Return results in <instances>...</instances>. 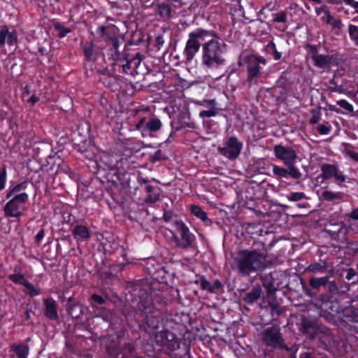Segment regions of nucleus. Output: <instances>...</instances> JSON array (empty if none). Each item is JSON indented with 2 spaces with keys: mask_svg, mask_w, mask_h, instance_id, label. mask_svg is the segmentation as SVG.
<instances>
[{
  "mask_svg": "<svg viewBox=\"0 0 358 358\" xmlns=\"http://www.w3.org/2000/svg\"><path fill=\"white\" fill-rule=\"evenodd\" d=\"M312 113V117L310 119V123L311 124H316L319 122L321 117V113L320 111L313 110L311 111Z\"/></svg>",
  "mask_w": 358,
  "mask_h": 358,
  "instance_id": "nucleus-33",
  "label": "nucleus"
},
{
  "mask_svg": "<svg viewBox=\"0 0 358 358\" xmlns=\"http://www.w3.org/2000/svg\"><path fill=\"white\" fill-rule=\"evenodd\" d=\"M329 290L331 292H335L337 290V285L334 282H330L327 283Z\"/></svg>",
  "mask_w": 358,
  "mask_h": 358,
  "instance_id": "nucleus-49",
  "label": "nucleus"
},
{
  "mask_svg": "<svg viewBox=\"0 0 358 358\" xmlns=\"http://www.w3.org/2000/svg\"><path fill=\"white\" fill-rule=\"evenodd\" d=\"M25 287L24 292L30 296H37L39 294V291L34 287L28 280L23 285Z\"/></svg>",
  "mask_w": 358,
  "mask_h": 358,
  "instance_id": "nucleus-28",
  "label": "nucleus"
},
{
  "mask_svg": "<svg viewBox=\"0 0 358 358\" xmlns=\"http://www.w3.org/2000/svg\"><path fill=\"white\" fill-rule=\"evenodd\" d=\"M210 35L211 31L201 28L196 29L189 34V38L184 50V54L187 61H191L193 59L199 52L201 43H205Z\"/></svg>",
  "mask_w": 358,
  "mask_h": 358,
  "instance_id": "nucleus-4",
  "label": "nucleus"
},
{
  "mask_svg": "<svg viewBox=\"0 0 358 358\" xmlns=\"http://www.w3.org/2000/svg\"><path fill=\"white\" fill-rule=\"evenodd\" d=\"M287 20V15L282 11L275 14L274 21L276 22H285Z\"/></svg>",
  "mask_w": 358,
  "mask_h": 358,
  "instance_id": "nucleus-35",
  "label": "nucleus"
},
{
  "mask_svg": "<svg viewBox=\"0 0 358 358\" xmlns=\"http://www.w3.org/2000/svg\"><path fill=\"white\" fill-rule=\"evenodd\" d=\"M329 276L326 275L321 278L313 277L310 279V285L314 289H320L322 286L327 285L329 282Z\"/></svg>",
  "mask_w": 358,
  "mask_h": 358,
  "instance_id": "nucleus-19",
  "label": "nucleus"
},
{
  "mask_svg": "<svg viewBox=\"0 0 358 358\" xmlns=\"http://www.w3.org/2000/svg\"><path fill=\"white\" fill-rule=\"evenodd\" d=\"M330 109H331V110H334V111L338 112V110L335 108V106H330Z\"/></svg>",
  "mask_w": 358,
  "mask_h": 358,
  "instance_id": "nucleus-58",
  "label": "nucleus"
},
{
  "mask_svg": "<svg viewBox=\"0 0 358 358\" xmlns=\"http://www.w3.org/2000/svg\"><path fill=\"white\" fill-rule=\"evenodd\" d=\"M17 41V35L15 31H10L6 26L1 27L0 30V46L3 47L6 44L9 46H14Z\"/></svg>",
  "mask_w": 358,
  "mask_h": 358,
  "instance_id": "nucleus-12",
  "label": "nucleus"
},
{
  "mask_svg": "<svg viewBox=\"0 0 358 358\" xmlns=\"http://www.w3.org/2000/svg\"><path fill=\"white\" fill-rule=\"evenodd\" d=\"M85 57L88 59H91L92 56L93 50L91 46L89 47H85Z\"/></svg>",
  "mask_w": 358,
  "mask_h": 358,
  "instance_id": "nucleus-43",
  "label": "nucleus"
},
{
  "mask_svg": "<svg viewBox=\"0 0 358 358\" xmlns=\"http://www.w3.org/2000/svg\"><path fill=\"white\" fill-rule=\"evenodd\" d=\"M131 67H132V65H131L130 61L127 62L126 64L122 65L123 71L126 73H130V74L132 73V71H131L132 69Z\"/></svg>",
  "mask_w": 358,
  "mask_h": 358,
  "instance_id": "nucleus-40",
  "label": "nucleus"
},
{
  "mask_svg": "<svg viewBox=\"0 0 358 358\" xmlns=\"http://www.w3.org/2000/svg\"><path fill=\"white\" fill-rule=\"evenodd\" d=\"M273 172L274 175L282 178H287L288 176V170L278 166H273Z\"/></svg>",
  "mask_w": 358,
  "mask_h": 358,
  "instance_id": "nucleus-30",
  "label": "nucleus"
},
{
  "mask_svg": "<svg viewBox=\"0 0 358 358\" xmlns=\"http://www.w3.org/2000/svg\"><path fill=\"white\" fill-rule=\"evenodd\" d=\"M351 278H352V274H350V272H348V275H347V278L348 279H350Z\"/></svg>",
  "mask_w": 358,
  "mask_h": 358,
  "instance_id": "nucleus-59",
  "label": "nucleus"
},
{
  "mask_svg": "<svg viewBox=\"0 0 358 358\" xmlns=\"http://www.w3.org/2000/svg\"><path fill=\"white\" fill-rule=\"evenodd\" d=\"M28 182L23 181L10 187L6 194V199L9 201L3 208L6 217H19L22 215L21 208L26 204L29 199V194L25 192Z\"/></svg>",
  "mask_w": 358,
  "mask_h": 358,
  "instance_id": "nucleus-2",
  "label": "nucleus"
},
{
  "mask_svg": "<svg viewBox=\"0 0 358 358\" xmlns=\"http://www.w3.org/2000/svg\"><path fill=\"white\" fill-rule=\"evenodd\" d=\"M331 92H336V90L331 89Z\"/></svg>",
  "mask_w": 358,
  "mask_h": 358,
  "instance_id": "nucleus-61",
  "label": "nucleus"
},
{
  "mask_svg": "<svg viewBox=\"0 0 358 358\" xmlns=\"http://www.w3.org/2000/svg\"><path fill=\"white\" fill-rule=\"evenodd\" d=\"M352 6L355 8L356 13H358V2L354 1Z\"/></svg>",
  "mask_w": 358,
  "mask_h": 358,
  "instance_id": "nucleus-55",
  "label": "nucleus"
},
{
  "mask_svg": "<svg viewBox=\"0 0 358 358\" xmlns=\"http://www.w3.org/2000/svg\"><path fill=\"white\" fill-rule=\"evenodd\" d=\"M262 342L272 348H287L283 344L282 334L277 327H268L261 334Z\"/></svg>",
  "mask_w": 358,
  "mask_h": 358,
  "instance_id": "nucleus-7",
  "label": "nucleus"
},
{
  "mask_svg": "<svg viewBox=\"0 0 358 358\" xmlns=\"http://www.w3.org/2000/svg\"><path fill=\"white\" fill-rule=\"evenodd\" d=\"M288 167V175L291 176L294 179H299L302 176V173L297 169L294 164L287 165Z\"/></svg>",
  "mask_w": 358,
  "mask_h": 358,
  "instance_id": "nucleus-27",
  "label": "nucleus"
},
{
  "mask_svg": "<svg viewBox=\"0 0 358 358\" xmlns=\"http://www.w3.org/2000/svg\"><path fill=\"white\" fill-rule=\"evenodd\" d=\"M31 310L26 311V319L27 320H29L31 317Z\"/></svg>",
  "mask_w": 358,
  "mask_h": 358,
  "instance_id": "nucleus-57",
  "label": "nucleus"
},
{
  "mask_svg": "<svg viewBox=\"0 0 358 358\" xmlns=\"http://www.w3.org/2000/svg\"><path fill=\"white\" fill-rule=\"evenodd\" d=\"M355 315L352 317V320L358 322V309H356L355 311Z\"/></svg>",
  "mask_w": 358,
  "mask_h": 358,
  "instance_id": "nucleus-54",
  "label": "nucleus"
},
{
  "mask_svg": "<svg viewBox=\"0 0 358 358\" xmlns=\"http://www.w3.org/2000/svg\"><path fill=\"white\" fill-rule=\"evenodd\" d=\"M45 233L43 229H41L36 236V241L40 242L44 237Z\"/></svg>",
  "mask_w": 358,
  "mask_h": 358,
  "instance_id": "nucleus-46",
  "label": "nucleus"
},
{
  "mask_svg": "<svg viewBox=\"0 0 358 358\" xmlns=\"http://www.w3.org/2000/svg\"><path fill=\"white\" fill-rule=\"evenodd\" d=\"M330 130H331L330 125L319 124L317 126V131L322 135L328 134L329 133Z\"/></svg>",
  "mask_w": 358,
  "mask_h": 358,
  "instance_id": "nucleus-34",
  "label": "nucleus"
},
{
  "mask_svg": "<svg viewBox=\"0 0 358 358\" xmlns=\"http://www.w3.org/2000/svg\"><path fill=\"white\" fill-rule=\"evenodd\" d=\"M243 144L235 137H230L227 141L225 146L219 147L220 153L230 159H235L239 155Z\"/></svg>",
  "mask_w": 358,
  "mask_h": 358,
  "instance_id": "nucleus-8",
  "label": "nucleus"
},
{
  "mask_svg": "<svg viewBox=\"0 0 358 358\" xmlns=\"http://www.w3.org/2000/svg\"><path fill=\"white\" fill-rule=\"evenodd\" d=\"M349 35L356 45H358V27L350 24L348 27Z\"/></svg>",
  "mask_w": 358,
  "mask_h": 358,
  "instance_id": "nucleus-25",
  "label": "nucleus"
},
{
  "mask_svg": "<svg viewBox=\"0 0 358 358\" xmlns=\"http://www.w3.org/2000/svg\"><path fill=\"white\" fill-rule=\"evenodd\" d=\"M161 127V121L157 118H152L146 123L143 131H149L153 132L158 131Z\"/></svg>",
  "mask_w": 358,
  "mask_h": 358,
  "instance_id": "nucleus-20",
  "label": "nucleus"
},
{
  "mask_svg": "<svg viewBox=\"0 0 358 358\" xmlns=\"http://www.w3.org/2000/svg\"><path fill=\"white\" fill-rule=\"evenodd\" d=\"M354 0H340V3H344L347 5L352 6Z\"/></svg>",
  "mask_w": 358,
  "mask_h": 358,
  "instance_id": "nucleus-53",
  "label": "nucleus"
},
{
  "mask_svg": "<svg viewBox=\"0 0 358 358\" xmlns=\"http://www.w3.org/2000/svg\"><path fill=\"white\" fill-rule=\"evenodd\" d=\"M227 48L225 42L213 31L201 46V65L206 70H214L226 64Z\"/></svg>",
  "mask_w": 358,
  "mask_h": 358,
  "instance_id": "nucleus-1",
  "label": "nucleus"
},
{
  "mask_svg": "<svg viewBox=\"0 0 358 358\" xmlns=\"http://www.w3.org/2000/svg\"><path fill=\"white\" fill-rule=\"evenodd\" d=\"M25 101L30 103L31 105H34L38 101V98L35 95H32L31 96L27 98Z\"/></svg>",
  "mask_w": 358,
  "mask_h": 358,
  "instance_id": "nucleus-45",
  "label": "nucleus"
},
{
  "mask_svg": "<svg viewBox=\"0 0 358 358\" xmlns=\"http://www.w3.org/2000/svg\"><path fill=\"white\" fill-rule=\"evenodd\" d=\"M304 358H312V357L309 355H305V357Z\"/></svg>",
  "mask_w": 358,
  "mask_h": 358,
  "instance_id": "nucleus-60",
  "label": "nucleus"
},
{
  "mask_svg": "<svg viewBox=\"0 0 358 358\" xmlns=\"http://www.w3.org/2000/svg\"><path fill=\"white\" fill-rule=\"evenodd\" d=\"M45 315L50 320H56L58 319L57 303L52 298L44 300Z\"/></svg>",
  "mask_w": 358,
  "mask_h": 358,
  "instance_id": "nucleus-14",
  "label": "nucleus"
},
{
  "mask_svg": "<svg viewBox=\"0 0 358 358\" xmlns=\"http://www.w3.org/2000/svg\"><path fill=\"white\" fill-rule=\"evenodd\" d=\"M191 213L196 217L199 218L207 226L211 224V220L208 217L206 213L198 206L192 205L190 206Z\"/></svg>",
  "mask_w": 358,
  "mask_h": 358,
  "instance_id": "nucleus-16",
  "label": "nucleus"
},
{
  "mask_svg": "<svg viewBox=\"0 0 358 358\" xmlns=\"http://www.w3.org/2000/svg\"><path fill=\"white\" fill-rule=\"evenodd\" d=\"M92 299L99 304H103L105 301L104 299L101 296H99L96 294H94L92 296Z\"/></svg>",
  "mask_w": 358,
  "mask_h": 358,
  "instance_id": "nucleus-41",
  "label": "nucleus"
},
{
  "mask_svg": "<svg viewBox=\"0 0 358 358\" xmlns=\"http://www.w3.org/2000/svg\"><path fill=\"white\" fill-rule=\"evenodd\" d=\"M106 28L103 26H100L98 29H97V32L101 34V36H105L106 34Z\"/></svg>",
  "mask_w": 358,
  "mask_h": 358,
  "instance_id": "nucleus-51",
  "label": "nucleus"
},
{
  "mask_svg": "<svg viewBox=\"0 0 358 358\" xmlns=\"http://www.w3.org/2000/svg\"><path fill=\"white\" fill-rule=\"evenodd\" d=\"M209 105L212 106V108L210 110H202L199 113V116L201 117H210L216 115L217 110L215 108L216 102L214 99L208 100L206 101Z\"/></svg>",
  "mask_w": 358,
  "mask_h": 358,
  "instance_id": "nucleus-21",
  "label": "nucleus"
},
{
  "mask_svg": "<svg viewBox=\"0 0 358 358\" xmlns=\"http://www.w3.org/2000/svg\"><path fill=\"white\" fill-rule=\"evenodd\" d=\"M130 61L131 65H132V69H136L140 64V59L138 58H133Z\"/></svg>",
  "mask_w": 358,
  "mask_h": 358,
  "instance_id": "nucleus-44",
  "label": "nucleus"
},
{
  "mask_svg": "<svg viewBox=\"0 0 358 358\" xmlns=\"http://www.w3.org/2000/svg\"><path fill=\"white\" fill-rule=\"evenodd\" d=\"M247 68V79L250 83L257 84L261 76V65H266V60L262 57L248 55L245 59Z\"/></svg>",
  "mask_w": 358,
  "mask_h": 358,
  "instance_id": "nucleus-5",
  "label": "nucleus"
},
{
  "mask_svg": "<svg viewBox=\"0 0 358 358\" xmlns=\"http://www.w3.org/2000/svg\"><path fill=\"white\" fill-rule=\"evenodd\" d=\"M103 162L107 169L111 172L112 175L115 176L117 179H120L124 174V170L122 167V162L121 160L119 161L110 156H106Z\"/></svg>",
  "mask_w": 358,
  "mask_h": 358,
  "instance_id": "nucleus-11",
  "label": "nucleus"
},
{
  "mask_svg": "<svg viewBox=\"0 0 358 358\" xmlns=\"http://www.w3.org/2000/svg\"><path fill=\"white\" fill-rule=\"evenodd\" d=\"M312 59L315 65L320 68L331 66L336 62V58L332 55H315Z\"/></svg>",
  "mask_w": 358,
  "mask_h": 358,
  "instance_id": "nucleus-13",
  "label": "nucleus"
},
{
  "mask_svg": "<svg viewBox=\"0 0 358 358\" xmlns=\"http://www.w3.org/2000/svg\"><path fill=\"white\" fill-rule=\"evenodd\" d=\"M6 181V172L5 170L0 173V191L5 187V183Z\"/></svg>",
  "mask_w": 358,
  "mask_h": 358,
  "instance_id": "nucleus-39",
  "label": "nucleus"
},
{
  "mask_svg": "<svg viewBox=\"0 0 358 358\" xmlns=\"http://www.w3.org/2000/svg\"><path fill=\"white\" fill-rule=\"evenodd\" d=\"M315 13L317 15H320L322 13L327 15L330 13L328 7L326 5H322L320 7L315 8Z\"/></svg>",
  "mask_w": 358,
  "mask_h": 358,
  "instance_id": "nucleus-38",
  "label": "nucleus"
},
{
  "mask_svg": "<svg viewBox=\"0 0 358 358\" xmlns=\"http://www.w3.org/2000/svg\"><path fill=\"white\" fill-rule=\"evenodd\" d=\"M8 278L14 283L20 284L22 285H24L26 283V282L27 281V280L24 278V275H22L21 273L11 274L9 275Z\"/></svg>",
  "mask_w": 358,
  "mask_h": 358,
  "instance_id": "nucleus-26",
  "label": "nucleus"
},
{
  "mask_svg": "<svg viewBox=\"0 0 358 358\" xmlns=\"http://www.w3.org/2000/svg\"><path fill=\"white\" fill-rule=\"evenodd\" d=\"M156 41L159 47L164 45L165 42L162 36H157L156 38Z\"/></svg>",
  "mask_w": 358,
  "mask_h": 358,
  "instance_id": "nucleus-50",
  "label": "nucleus"
},
{
  "mask_svg": "<svg viewBox=\"0 0 358 358\" xmlns=\"http://www.w3.org/2000/svg\"><path fill=\"white\" fill-rule=\"evenodd\" d=\"M327 24L337 30H341L343 26L340 19L334 18L330 13L327 15Z\"/></svg>",
  "mask_w": 358,
  "mask_h": 358,
  "instance_id": "nucleus-24",
  "label": "nucleus"
},
{
  "mask_svg": "<svg viewBox=\"0 0 358 358\" xmlns=\"http://www.w3.org/2000/svg\"><path fill=\"white\" fill-rule=\"evenodd\" d=\"M327 264L323 263H315L310 264L308 268L307 271L313 273H323L327 268Z\"/></svg>",
  "mask_w": 358,
  "mask_h": 358,
  "instance_id": "nucleus-23",
  "label": "nucleus"
},
{
  "mask_svg": "<svg viewBox=\"0 0 358 358\" xmlns=\"http://www.w3.org/2000/svg\"><path fill=\"white\" fill-rule=\"evenodd\" d=\"M11 350L14 351L19 358H27L29 354V347L27 345H15L10 346Z\"/></svg>",
  "mask_w": 358,
  "mask_h": 358,
  "instance_id": "nucleus-18",
  "label": "nucleus"
},
{
  "mask_svg": "<svg viewBox=\"0 0 358 358\" xmlns=\"http://www.w3.org/2000/svg\"><path fill=\"white\" fill-rule=\"evenodd\" d=\"M54 27L58 31V35L60 37L65 36L67 34H69L71 30L68 28L64 27L59 23L57 22L54 24Z\"/></svg>",
  "mask_w": 358,
  "mask_h": 358,
  "instance_id": "nucleus-31",
  "label": "nucleus"
},
{
  "mask_svg": "<svg viewBox=\"0 0 358 358\" xmlns=\"http://www.w3.org/2000/svg\"><path fill=\"white\" fill-rule=\"evenodd\" d=\"M174 227L180 236V239L171 231H169V232L171 234V238L176 245L182 248L189 247L193 242L194 236L190 233L189 228L182 222H176Z\"/></svg>",
  "mask_w": 358,
  "mask_h": 358,
  "instance_id": "nucleus-6",
  "label": "nucleus"
},
{
  "mask_svg": "<svg viewBox=\"0 0 358 358\" xmlns=\"http://www.w3.org/2000/svg\"><path fill=\"white\" fill-rule=\"evenodd\" d=\"M273 151L275 157L283 161L285 165L294 164L297 155L296 152L290 147L277 145L274 147Z\"/></svg>",
  "mask_w": 358,
  "mask_h": 358,
  "instance_id": "nucleus-9",
  "label": "nucleus"
},
{
  "mask_svg": "<svg viewBox=\"0 0 358 358\" xmlns=\"http://www.w3.org/2000/svg\"><path fill=\"white\" fill-rule=\"evenodd\" d=\"M238 271L243 275L261 271L266 267V257L255 250H241L235 257Z\"/></svg>",
  "mask_w": 358,
  "mask_h": 358,
  "instance_id": "nucleus-3",
  "label": "nucleus"
},
{
  "mask_svg": "<svg viewBox=\"0 0 358 358\" xmlns=\"http://www.w3.org/2000/svg\"><path fill=\"white\" fill-rule=\"evenodd\" d=\"M261 288L260 287H255L252 288L250 292L247 294L245 300L248 303H252L257 301L260 296Z\"/></svg>",
  "mask_w": 358,
  "mask_h": 358,
  "instance_id": "nucleus-22",
  "label": "nucleus"
},
{
  "mask_svg": "<svg viewBox=\"0 0 358 358\" xmlns=\"http://www.w3.org/2000/svg\"><path fill=\"white\" fill-rule=\"evenodd\" d=\"M337 104L346 110L348 112H352L353 111V106L351 103H350L348 101L344 99L338 100L337 101Z\"/></svg>",
  "mask_w": 358,
  "mask_h": 358,
  "instance_id": "nucleus-32",
  "label": "nucleus"
},
{
  "mask_svg": "<svg viewBox=\"0 0 358 358\" xmlns=\"http://www.w3.org/2000/svg\"><path fill=\"white\" fill-rule=\"evenodd\" d=\"M321 171L323 178L326 180L334 178L336 182L340 183L345 181L346 178L345 175L334 165L329 164H323L321 167Z\"/></svg>",
  "mask_w": 358,
  "mask_h": 358,
  "instance_id": "nucleus-10",
  "label": "nucleus"
},
{
  "mask_svg": "<svg viewBox=\"0 0 358 358\" xmlns=\"http://www.w3.org/2000/svg\"><path fill=\"white\" fill-rule=\"evenodd\" d=\"M30 93L29 87L28 86H25L23 92H22V98L23 99L26 100Z\"/></svg>",
  "mask_w": 358,
  "mask_h": 358,
  "instance_id": "nucleus-48",
  "label": "nucleus"
},
{
  "mask_svg": "<svg viewBox=\"0 0 358 358\" xmlns=\"http://www.w3.org/2000/svg\"><path fill=\"white\" fill-rule=\"evenodd\" d=\"M104 244V249L106 251L108 252H111L112 250H115L116 248V245L114 247V248H112L110 250V248H109V245H108V243H103ZM108 245H110V243H108Z\"/></svg>",
  "mask_w": 358,
  "mask_h": 358,
  "instance_id": "nucleus-52",
  "label": "nucleus"
},
{
  "mask_svg": "<svg viewBox=\"0 0 358 358\" xmlns=\"http://www.w3.org/2000/svg\"><path fill=\"white\" fill-rule=\"evenodd\" d=\"M345 220L349 222L350 219L358 220V208H355L351 213H347L345 215Z\"/></svg>",
  "mask_w": 358,
  "mask_h": 358,
  "instance_id": "nucleus-36",
  "label": "nucleus"
},
{
  "mask_svg": "<svg viewBox=\"0 0 358 358\" xmlns=\"http://www.w3.org/2000/svg\"><path fill=\"white\" fill-rule=\"evenodd\" d=\"M322 197L324 200L327 201H341L343 197V194L340 192L325 190L322 192Z\"/></svg>",
  "mask_w": 358,
  "mask_h": 358,
  "instance_id": "nucleus-17",
  "label": "nucleus"
},
{
  "mask_svg": "<svg viewBox=\"0 0 358 358\" xmlns=\"http://www.w3.org/2000/svg\"><path fill=\"white\" fill-rule=\"evenodd\" d=\"M74 238L78 241H83L90 238V233L85 225H76L73 229Z\"/></svg>",
  "mask_w": 358,
  "mask_h": 358,
  "instance_id": "nucleus-15",
  "label": "nucleus"
},
{
  "mask_svg": "<svg viewBox=\"0 0 358 358\" xmlns=\"http://www.w3.org/2000/svg\"><path fill=\"white\" fill-rule=\"evenodd\" d=\"M272 46L273 47V57L275 60H278L280 59L281 57V53L279 52L278 51L276 50L275 49V46L274 44H272Z\"/></svg>",
  "mask_w": 358,
  "mask_h": 358,
  "instance_id": "nucleus-47",
  "label": "nucleus"
},
{
  "mask_svg": "<svg viewBox=\"0 0 358 358\" xmlns=\"http://www.w3.org/2000/svg\"><path fill=\"white\" fill-rule=\"evenodd\" d=\"M286 197L290 201H298L306 198V195L303 192H291Z\"/></svg>",
  "mask_w": 358,
  "mask_h": 358,
  "instance_id": "nucleus-29",
  "label": "nucleus"
},
{
  "mask_svg": "<svg viewBox=\"0 0 358 358\" xmlns=\"http://www.w3.org/2000/svg\"><path fill=\"white\" fill-rule=\"evenodd\" d=\"M145 124V117H141L136 124V128L143 130Z\"/></svg>",
  "mask_w": 358,
  "mask_h": 358,
  "instance_id": "nucleus-42",
  "label": "nucleus"
},
{
  "mask_svg": "<svg viewBox=\"0 0 358 358\" xmlns=\"http://www.w3.org/2000/svg\"><path fill=\"white\" fill-rule=\"evenodd\" d=\"M321 20L326 22L327 24V14H324L322 17H321Z\"/></svg>",
  "mask_w": 358,
  "mask_h": 358,
  "instance_id": "nucleus-56",
  "label": "nucleus"
},
{
  "mask_svg": "<svg viewBox=\"0 0 358 358\" xmlns=\"http://www.w3.org/2000/svg\"><path fill=\"white\" fill-rule=\"evenodd\" d=\"M199 283L200 284V286L203 289L212 291V287L210 282L207 281L205 278H200Z\"/></svg>",
  "mask_w": 358,
  "mask_h": 358,
  "instance_id": "nucleus-37",
  "label": "nucleus"
}]
</instances>
